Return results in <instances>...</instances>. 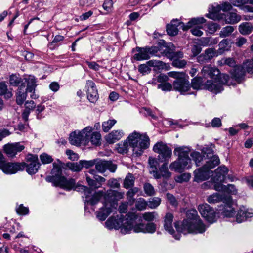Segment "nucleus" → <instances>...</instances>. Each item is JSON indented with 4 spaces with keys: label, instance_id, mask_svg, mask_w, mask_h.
<instances>
[{
    "label": "nucleus",
    "instance_id": "obj_1",
    "mask_svg": "<svg viewBox=\"0 0 253 253\" xmlns=\"http://www.w3.org/2000/svg\"><path fill=\"white\" fill-rule=\"evenodd\" d=\"M187 219H184L181 227L179 226V222L175 223V227L178 232L184 234L187 233L198 234L203 233L206 230V226L202 222L197 214L196 210H189L186 213Z\"/></svg>",
    "mask_w": 253,
    "mask_h": 253
},
{
    "label": "nucleus",
    "instance_id": "obj_2",
    "mask_svg": "<svg viewBox=\"0 0 253 253\" xmlns=\"http://www.w3.org/2000/svg\"><path fill=\"white\" fill-rule=\"evenodd\" d=\"M52 176H48L46 180L52 182L56 186H60L63 188L71 190L74 188L77 191L84 193V191H88L87 187L79 185L75 186V180L74 179H67L62 175V169L60 167L53 164V168L51 171Z\"/></svg>",
    "mask_w": 253,
    "mask_h": 253
},
{
    "label": "nucleus",
    "instance_id": "obj_3",
    "mask_svg": "<svg viewBox=\"0 0 253 253\" xmlns=\"http://www.w3.org/2000/svg\"><path fill=\"white\" fill-rule=\"evenodd\" d=\"M190 150L188 147L181 146L176 147L174 150V154L178 156L175 161L169 165L171 170L181 173L185 169L191 168V160L189 157Z\"/></svg>",
    "mask_w": 253,
    "mask_h": 253
},
{
    "label": "nucleus",
    "instance_id": "obj_4",
    "mask_svg": "<svg viewBox=\"0 0 253 253\" xmlns=\"http://www.w3.org/2000/svg\"><path fill=\"white\" fill-rule=\"evenodd\" d=\"M135 213H129L126 215V218H123L122 215L117 217L111 216L105 222L106 227L109 229H120L122 233L125 234L129 233L131 231L132 226L129 220L132 221L135 218Z\"/></svg>",
    "mask_w": 253,
    "mask_h": 253
},
{
    "label": "nucleus",
    "instance_id": "obj_5",
    "mask_svg": "<svg viewBox=\"0 0 253 253\" xmlns=\"http://www.w3.org/2000/svg\"><path fill=\"white\" fill-rule=\"evenodd\" d=\"M133 153L136 156H141L144 150L150 146V138L146 133H140L134 131L127 137Z\"/></svg>",
    "mask_w": 253,
    "mask_h": 253
},
{
    "label": "nucleus",
    "instance_id": "obj_6",
    "mask_svg": "<svg viewBox=\"0 0 253 253\" xmlns=\"http://www.w3.org/2000/svg\"><path fill=\"white\" fill-rule=\"evenodd\" d=\"M169 74L170 76L176 78L173 83V87L175 90L183 93L190 89L191 85L184 74L171 72Z\"/></svg>",
    "mask_w": 253,
    "mask_h": 253
},
{
    "label": "nucleus",
    "instance_id": "obj_7",
    "mask_svg": "<svg viewBox=\"0 0 253 253\" xmlns=\"http://www.w3.org/2000/svg\"><path fill=\"white\" fill-rule=\"evenodd\" d=\"M92 131L91 126H87L82 131H75L71 133L69 141L71 144L80 146L81 144H86L89 142V134Z\"/></svg>",
    "mask_w": 253,
    "mask_h": 253
},
{
    "label": "nucleus",
    "instance_id": "obj_8",
    "mask_svg": "<svg viewBox=\"0 0 253 253\" xmlns=\"http://www.w3.org/2000/svg\"><path fill=\"white\" fill-rule=\"evenodd\" d=\"M207 201L211 204H215L220 201L227 202L226 204L225 205L224 210L223 211L224 215L228 217H231L235 214V211L234 208L232 206V203L231 201V198L229 196L226 199H224L223 195L219 193H216L209 196L207 198Z\"/></svg>",
    "mask_w": 253,
    "mask_h": 253
},
{
    "label": "nucleus",
    "instance_id": "obj_9",
    "mask_svg": "<svg viewBox=\"0 0 253 253\" xmlns=\"http://www.w3.org/2000/svg\"><path fill=\"white\" fill-rule=\"evenodd\" d=\"M218 79L219 84L217 82L212 80H208L205 84V88L211 91H213L215 93L220 92L222 90V87L221 84H227L228 85L230 77L226 74H219L216 79Z\"/></svg>",
    "mask_w": 253,
    "mask_h": 253
},
{
    "label": "nucleus",
    "instance_id": "obj_10",
    "mask_svg": "<svg viewBox=\"0 0 253 253\" xmlns=\"http://www.w3.org/2000/svg\"><path fill=\"white\" fill-rule=\"evenodd\" d=\"M231 5L228 2H224L221 5L216 4L215 6L211 5L209 8V13L206 14V17L214 20L223 19L224 14L220 13L222 10L223 11H227L231 9Z\"/></svg>",
    "mask_w": 253,
    "mask_h": 253
},
{
    "label": "nucleus",
    "instance_id": "obj_11",
    "mask_svg": "<svg viewBox=\"0 0 253 253\" xmlns=\"http://www.w3.org/2000/svg\"><path fill=\"white\" fill-rule=\"evenodd\" d=\"M135 218L132 220V222H130V220H129V222L131 223L130 225L132 226L131 230H133V231L135 233H153L156 231V225L154 223H148L147 224H144L143 223L140 222L137 223L136 220L138 219V216L135 214Z\"/></svg>",
    "mask_w": 253,
    "mask_h": 253
},
{
    "label": "nucleus",
    "instance_id": "obj_12",
    "mask_svg": "<svg viewBox=\"0 0 253 253\" xmlns=\"http://www.w3.org/2000/svg\"><path fill=\"white\" fill-rule=\"evenodd\" d=\"M133 51L136 52L133 56V58L137 61H141L149 59L151 55H154L158 51L156 47H136Z\"/></svg>",
    "mask_w": 253,
    "mask_h": 253
},
{
    "label": "nucleus",
    "instance_id": "obj_13",
    "mask_svg": "<svg viewBox=\"0 0 253 253\" xmlns=\"http://www.w3.org/2000/svg\"><path fill=\"white\" fill-rule=\"evenodd\" d=\"M153 150L159 154L158 158L162 162L168 161L172 155L171 149L162 142L156 143L153 146Z\"/></svg>",
    "mask_w": 253,
    "mask_h": 253
},
{
    "label": "nucleus",
    "instance_id": "obj_14",
    "mask_svg": "<svg viewBox=\"0 0 253 253\" xmlns=\"http://www.w3.org/2000/svg\"><path fill=\"white\" fill-rule=\"evenodd\" d=\"M117 209V204L115 202L108 203L105 201L103 206L97 212V217L100 221H104L108 215L115 211Z\"/></svg>",
    "mask_w": 253,
    "mask_h": 253
},
{
    "label": "nucleus",
    "instance_id": "obj_15",
    "mask_svg": "<svg viewBox=\"0 0 253 253\" xmlns=\"http://www.w3.org/2000/svg\"><path fill=\"white\" fill-rule=\"evenodd\" d=\"M198 210L201 215L210 223H212L216 221L214 210L207 204L200 205L198 206Z\"/></svg>",
    "mask_w": 253,
    "mask_h": 253
},
{
    "label": "nucleus",
    "instance_id": "obj_16",
    "mask_svg": "<svg viewBox=\"0 0 253 253\" xmlns=\"http://www.w3.org/2000/svg\"><path fill=\"white\" fill-rule=\"evenodd\" d=\"M25 168L26 171L30 174L36 173L40 167L38 156L36 155L28 154L26 157Z\"/></svg>",
    "mask_w": 253,
    "mask_h": 253
},
{
    "label": "nucleus",
    "instance_id": "obj_17",
    "mask_svg": "<svg viewBox=\"0 0 253 253\" xmlns=\"http://www.w3.org/2000/svg\"><path fill=\"white\" fill-rule=\"evenodd\" d=\"M26 164L23 163H5L1 168L2 171L6 174H15L19 171H22L25 168Z\"/></svg>",
    "mask_w": 253,
    "mask_h": 253
},
{
    "label": "nucleus",
    "instance_id": "obj_18",
    "mask_svg": "<svg viewBox=\"0 0 253 253\" xmlns=\"http://www.w3.org/2000/svg\"><path fill=\"white\" fill-rule=\"evenodd\" d=\"M173 219V214L170 212L167 213L164 217V227L170 234L172 235L175 239L179 240L180 238V234H174L175 232L172 227Z\"/></svg>",
    "mask_w": 253,
    "mask_h": 253
},
{
    "label": "nucleus",
    "instance_id": "obj_19",
    "mask_svg": "<svg viewBox=\"0 0 253 253\" xmlns=\"http://www.w3.org/2000/svg\"><path fill=\"white\" fill-rule=\"evenodd\" d=\"M95 166L97 171L101 173H104L107 169L114 172L116 169V166L109 161L101 160L96 161Z\"/></svg>",
    "mask_w": 253,
    "mask_h": 253
},
{
    "label": "nucleus",
    "instance_id": "obj_20",
    "mask_svg": "<svg viewBox=\"0 0 253 253\" xmlns=\"http://www.w3.org/2000/svg\"><path fill=\"white\" fill-rule=\"evenodd\" d=\"M85 87L87 88V98L91 103H95L98 98V92L95 83L91 81H86Z\"/></svg>",
    "mask_w": 253,
    "mask_h": 253
},
{
    "label": "nucleus",
    "instance_id": "obj_21",
    "mask_svg": "<svg viewBox=\"0 0 253 253\" xmlns=\"http://www.w3.org/2000/svg\"><path fill=\"white\" fill-rule=\"evenodd\" d=\"M24 146L19 142L8 144L4 146V150L9 157H14L18 152L22 151Z\"/></svg>",
    "mask_w": 253,
    "mask_h": 253
},
{
    "label": "nucleus",
    "instance_id": "obj_22",
    "mask_svg": "<svg viewBox=\"0 0 253 253\" xmlns=\"http://www.w3.org/2000/svg\"><path fill=\"white\" fill-rule=\"evenodd\" d=\"M85 177L88 185L90 188L95 189L101 187L102 184L106 181L105 178L99 175L95 176L94 178H91L90 176L86 174Z\"/></svg>",
    "mask_w": 253,
    "mask_h": 253
},
{
    "label": "nucleus",
    "instance_id": "obj_23",
    "mask_svg": "<svg viewBox=\"0 0 253 253\" xmlns=\"http://www.w3.org/2000/svg\"><path fill=\"white\" fill-rule=\"evenodd\" d=\"M253 213L251 210L246 208L245 206H241L238 211L236 215V221L238 223H241L246 221L248 218L252 217Z\"/></svg>",
    "mask_w": 253,
    "mask_h": 253
},
{
    "label": "nucleus",
    "instance_id": "obj_24",
    "mask_svg": "<svg viewBox=\"0 0 253 253\" xmlns=\"http://www.w3.org/2000/svg\"><path fill=\"white\" fill-rule=\"evenodd\" d=\"M207 160L204 165L203 168L208 169L210 171V169H213L219 164V159L216 155H213L212 153H209L206 154Z\"/></svg>",
    "mask_w": 253,
    "mask_h": 253
},
{
    "label": "nucleus",
    "instance_id": "obj_25",
    "mask_svg": "<svg viewBox=\"0 0 253 253\" xmlns=\"http://www.w3.org/2000/svg\"><path fill=\"white\" fill-rule=\"evenodd\" d=\"M201 73L204 78H210L216 80L220 74L219 70L210 66H205L203 68Z\"/></svg>",
    "mask_w": 253,
    "mask_h": 253
},
{
    "label": "nucleus",
    "instance_id": "obj_26",
    "mask_svg": "<svg viewBox=\"0 0 253 253\" xmlns=\"http://www.w3.org/2000/svg\"><path fill=\"white\" fill-rule=\"evenodd\" d=\"M194 174V181L199 182L207 180L210 177L211 172L202 167L195 170Z\"/></svg>",
    "mask_w": 253,
    "mask_h": 253
},
{
    "label": "nucleus",
    "instance_id": "obj_27",
    "mask_svg": "<svg viewBox=\"0 0 253 253\" xmlns=\"http://www.w3.org/2000/svg\"><path fill=\"white\" fill-rule=\"evenodd\" d=\"M246 71L242 66H237L231 70V77L238 83H240L245 76Z\"/></svg>",
    "mask_w": 253,
    "mask_h": 253
},
{
    "label": "nucleus",
    "instance_id": "obj_28",
    "mask_svg": "<svg viewBox=\"0 0 253 253\" xmlns=\"http://www.w3.org/2000/svg\"><path fill=\"white\" fill-rule=\"evenodd\" d=\"M217 55L215 49L210 48L206 49L204 53H202L197 57L198 62L203 63L211 60L213 57Z\"/></svg>",
    "mask_w": 253,
    "mask_h": 253
},
{
    "label": "nucleus",
    "instance_id": "obj_29",
    "mask_svg": "<svg viewBox=\"0 0 253 253\" xmlns=\"http://www.w3.org/2000/svg\"><path fill=\"white\" fill-rule=\"evenodd\" d=\"M124 193L115 190H110L107 191L105 196V201L108 203L115 202L117 205V201L123 197Z\"/></svg>",
    "mask_w": 253,
    "mask_h": 253
},
{
    "label": "nucleus",
    "instance_id": "obj_30",
    "mask_svg": "<svg viewBox=\"0 0 253 253\" xmlns=\"http://www.w3.org/2000/svg\"><path fill=\"white\" fill-rule=\"evenodd\" d=\"M228 171V169L225 166H220L215 170V175L212 179L214 182H223L225 175Z\"/></svg>",
    "mask_w": 253,
    "mask_h": 253
},
{
    "label": "nucleus",
    "instance_id": "obj_31",
    "mask_svg": "<svg viewBox=\"0 0 253 253\" xmlns=\"http://www.w3.org/2000/svg\"><path fill=\"white\" fill-rule=\"evenodd\" d=\"M124 135V132L122 130H115L108 134L105 139L109 144H112L119 140Z\"/></svg>",
    "mask_w": 253,
    "mask_h": 253
},
{
    "label": "nucleus",
    "instance_id": "obj_32",
    "mask_svg": "<svg viewBox=\"0 0 253 253\" xmlns=\"http://www.w3.org/2000/svg\"><path fill=\"white\" fill-rule=\"evenodd\" d=\"M148 162L150 166V172L153 174V176L156 179L161 178V175H159V172L157 169L159 166V163L156 159L150 157L149 158Z\"/></svg>",
    "mask_w": 253,
    "mask_h": 253
},
{
    "label": "nucleus",
    "instance_id": "obj_33",
    "mask_svg": "<svg viewBox=\"0 0 253 253\" xmlns=\"http://www.w3.org/2000/svg\"><path fill=\"white\" fill-rule=\"evenodd\" d=\"M206 20L203 17H197L192 18L185 25L184 23H182V27L183 30H187L190 28L193 27H201L200 24L205 23Z\"/></svg>",
    "mask_w": 253,
    "mask_h": 253
},
{
    "label": "nucleus",
    "instance_id": "obj_34",
    "mask_svg": "<svg viewBox=\"0 0 253 253\" xmlns=\"http://www.w3.org/2000/svg\"><path fill=\"white\" fill-rule=\"evenodd\" d=\"M24 83H22L17 90L16 101L18 105H22L26 99L27 92L24 90Z\"/></svg>",
    "mask_w": 253,
    "mask_h": 253
},
{
    "label": "nucleus",
    "instance_id": "obj_35",
    "mask_svg": "<svg viewBox=\"0 0 253 253\" xmlns=\"http://www.w3.org/2000/svg\"><path fill=\"white\" fill-rule=\"evenodd\" d=\"M25 82L27 84L26 92H31L35 90L37 85L36 84V79L35 77L32 75H29L24 78Z\"/></svg>",
    "mask_w": 253,
    "mask_h": 253
},
{
    "label": "nucleus",
    "instance_id": "obj_36",
    "mask_svg": "<svg viewBox=\"0 0 253 253\" xmlns=\"http://www.w3.org/2000/svg\"><path fill=\"white\" fill-rule=\"evenodd\" d=\"M223 19H225L227 23L234 24L238 22L241 20V17L236 13L230 12L226 15L224 14Z\"/></svg>",
    "mask_w": 253,
    "mask_h": 253
},
{
    "label": "nucleus",
    "instance_id": "obj_37",
    "mask_svg": "<svg viewBox=\"0 0 253 253\" xmlns=\"http://www.w3.org/2000/svg\"><path fill=\"white\" fill-rule=\"evenodd\" d=\"M253 30V27L251 23L244 22L239 26V31L242 35H248Z\"/></svg>",
    "mask_w": 253,
    "mask_h": 253
},
{
    "label": "nucleus",
    "instance_id": "obj_38",
    "mask_svg": "<svg viewBox=\"0 0 253 253\" xmlns=\"http://www.w3.org/2000/svg\"><path fill=\"white\" fill-rule=\"evenodd\" d=\"M101 135L98 132H91L89 134V141H90L91 144L98 146L101 144Z\"/></svg>",
    "mask_w": 253,
    "mask_h": 253
},
{
    "label": "nucleus",
    "instance_id": "obj_39",
    "mask_svg": "<svg viewBox=\"0 0 253 253\" xmlns=\"http://www.w3.org/2000/svg\"><path fill=\"white\" fill-rule=\"evenodd\" d=\"M128 141L127 139L123 142H121L117 145L116 150L120 153H126L128 151Z\"/></svg>",
    "mask_w": 253,
    "mask_h": 253
},
{
    "label": "nucleus",
    "instance_id": "obj_40",
    "mask_svg": "<svg viewBox=\"0 0 253 253\" xmlns=\"http://www.w3.org/2000/svg\"><path fill=\"white\" fill-rule=\"evenodd\" d=\"M117 123L115 119H109L104 121L102 124V130L105 132H108Z\"/></svg>",
    "mask_w": 253,
    "mask_h": 253
},
{
    "label": "nucleus",
    "instance_id": "obj_41",
    "mask_svg": "<svg viewBox=\"0 0 253 253\" xmlns=\"http://www.w3.org/2000/svg\"><path fill=\"white\" fill-rule=\"evenodd\" d=\"M103 196V192H98L94 194V195L89 199H85L84 202L85 203H87L88 204L91 205H94L96 204L100 199Z\"/></svg>",
    "mask_w": 253,
    "mask_h": 253
},
{
    "label": "nucleus",
    "instance_id": "obj_42",
    "mask_svg": "<svg viewBox=\"0 0 253 253\" xmlns=\"http://www.w3.org/2000/svg\"><path fill=\"white\" fill-rule=\"evenodd\" d=\"M165 163L161 166L160 168L159 171V175H161V178L162 177L165 178H169L171 175V173L169 171L168 168V161H164Z\"/></svg>",
    "mask_w": 253,
    "mask_h": 253
},
{
    "label": "nucleus",
    "instance_id": "obj_43",
    "mask_svg": "<svg viewBox=\"0 0 253 253\" xmlns=\"http://www.w3.org/2000/svg\"><path fill=\"white\" fill-rule=\"evenodd\" d=\"M134 182V177L131 174H128L126 177L124 181V187L128 189L133 186Z\"/></svg>",
    "mask_w": 253,
    "mask_h": 253
},
{
    "label": "nucleus",
    "instance_id": "obj_44",
    "mask_svg": "<svg viewBox=\"0 0 253 253\" xmlns=\"http://www.w3.org/2000/svg\"><path fill=\"white\" fill-rule=\"evenodd\" d=\"M234 28L231 26H227L222 29L220 32V36L225 38L230 36L234 30Z\"/></svg>",
    "mask_w": 253,
    "mask_h": 253
},
{
    "label": "nucleus",
    "instance_id": "obj_45",
    "mask_svg": "<svg viewBox=\"0 0 253 253\" xmlns=\"http://www.w3.org/2000/svg\"><path fill=\"white\" fill-rule=\"evenodd\" d=\"M67 167L73 171L78 172L82 169L81 161L76 163H68Z\"/></svg>",
    "mask_w": 253,
    "mask_h": 253
},
{
    "label": "nucleus",
    "instance_id": "obj_46",
    "mask_svg": "<svg viewBox=\"0 0 253 253\" xmlns=\"http://www.w3.org/2000/svg\"><path fill=\"white\" fill-rule=\"evenodd\" d=\"M166 55L171 59H179L183 57V53L181 51L174 52L173 51H168L166 52Z\"/></svg>",
    "mask_w": 253,
    "mask_h": 253
},
{
    "label": "nucleus",
    "instance_id": "obj_47",
    "mask_svg": "<svg viewBox=\"0 0 253 253\" xmlns=\"http://www.w3.org/2000/svg\"><path fill=\"white\" fill-rule=\"evenodd\" d=\"M190 156L197 166H199L200 162L203 160V158L205 157L204 155L203 157L199 152L196 151L192 152Z\"/></svg>",
    "mask_w": 253,
    "mask_h": 253
},
{
    "label": "nucleus",
    "instance_id": "obj_48",
    "mask_svg": "<svg viewBox=\"0 0 253 253\" xmlns=\"http://www.w3.org/2000/svg\"><path fill=\"white\" fill-rule=\"evenodd\" d=\"M22 82V79L16 75L12 74L9 77V83L10 85L17 86Z\"/></svg>",
    "mask_w": 253,
    "mask_h": 253
},
{
    "label": "nucleus",
    "instance_id": "obj_49",
    "mask_svg": "<svg viewBox=\"0 0 253 253\" xmlns=\"http://www.w3.org/2000/svg\"><path fill=\"white\" fill-rule=\"evenodd\" d=\"M161 200L159 197L151 198L148 202V206L151 209L156 208L160 204Z\"/></svg>",
    "mask_w": 253,
    "mask_h": 253
},
{
    "label": "nucleus",
    "instance_id": "obj_50",
    "mask_svg": "<svg viewBox=\"0 0 253 253\" xmlns=\"http://www.w3.org/2000/svg\"><path fill=\"white\" fill-rule=\"evenodd\" d=\"M148 206V203L143 198H139L135 204L136 208L139 211L145 210Z\"/></svg>",
    "mask_w": 253,
    "mask_h": 253
},
{
    "label": "nucleus",
    "instance_id": "obj_51",
    "mask_svg": "<svg viewBox=\"0 0 253 253\" xmlns=\"http://www.w3.org/2000/svg\"><path fill=\"white\" fill-rule=\"evenodd\" d=\"M203 82L202 78L196 77L193 79L191 86L194 89H199L200 88Z\"/></svg>",
    "mask_w": 253,
    "mask_h": 253
},
{
    "label": "nucleus",
    "instance_id": "obj_52",
    "mask_svg": "<svg viewBox=\"0 0 253 253\" xmlns=\"http://www.w3.org/2000/svg\"><path fill=\"white\" fill-rule=\"evenodd\" d=\"M221 64L222 65H227L230 67L235 68L236 63L235 60L232 58H224L220 60Z\"/></svg>",
    "mask_w": 253,
    "mask_h": 253
},
{
    "label": "nucleus",
    "instance_id": "obj_53",
    "mask_svg": "<svg viewBox=\"0 0 253 253\" xmlns=\"http://www.w3.org/2000/svg\"><path fill=\"white\" fill-rule=\"evenodd\" d=\"M229 42L227 39L222 40L219 43V52L220 54L222 53L224 51L229 49L228 45Z\"/></svg>",
    "mask_w": 253,
    "mask_h": 253
},
{
    "label": "nucleus",
    "instance_id": "obj_54",
    "mask_svg": "<svg viewBox=\"0 0 253 253\" xmlns=\"http://www.w3.org/2000/svg\"><path fill=\"white\" fill-rule=\"evenodd\" d=\"M16 211L18 214L24 215L29 213V209L26 207H24L23 204H20L17 205Z\"/></svg>",
    "mask_w": 253,
    "mask_h": 253
},
{
    "label": "nucleus",
    "instance_id": "obj_55",
    "mask_svg": "<svg viewBox=\"0 0 253 253\" xmlns=\"http://www.w3.org/2000/svg\"><path fill=\"white\" fill-rule=\"evenodd\" d=\"M167 31L169 35L170 36H175L178 34V28L171 24H168L167 26Z\"/></svg>",
    "mask_w": 253,
    "mask_h": 253
},
{
    "label": "nucleus",
    "instance_id": "obj_56",
    "mask_svg": "<svg viewBox=\"0 0 253 253\" xmlns=\"http://www.w3.org/2000/svg\"><path fill=\"white\" fill-rule=\"evenodd\" d=\"M144 190L145 193L148 196H152L155 194L154 187L150 183H145L144 184Z\"/></svg>",
    "mask_w": 253,
    "mask_h": 253
},
{
    "label": "nucleus",
    "instance_id": "obj_57",
    "mask_svg": "<svg viewBox=\"0 0 253 253\" xmlns=\"http://www.w3.org/2000/svg\"><path fill=\"white\" fill-rule=\"evenodd\" d=\"M243 66L246 72L253 73V59L252 60L244 62Z\"/></svg>",
    "mask_w": 253,
    "mask_h": 253
},
{
    "label": "nucleus",
    "instance_id": "obj_58",
    "mask_svg": "<svg viewBox=\"0 0 253 253\" xmlns=\"http://www.w3.org/2000/svg\"><path fill=\"white\" fill-rule=\"evenodd\" d=\"M157 215L155 212H146L143 214V219L147 221H152L154 220L155 215Z\"/></svg>",
    "mask_w": 253,
    "mask_h": 253
},
{
    "label": "nucleus",
    "instance_id": "obj_59",
    "mask_svg": "<svg viewBox=\"0 0 253 253\" xmlns=\"http://www.w3.org/2000/svg\"><path fill=\"white\" fill-rule=\"evenodd\" d=\"M147 64L150 67H162L164 64V62L156 60H151L147 62Z\"/></svg>",
    "mask_w": 253,
    "mask_h": 253
},
{
    "label": "nucleus",
    "instance_id": "obj_60",
    "mask_svg": "<svg viewBox=\"0 0 253 253\" xmlns=\"http://www.w3.org/2000/svg\"><path fill=\"white\" fill-rule=\"evenodd\" d=\"M40 159L41 162L44 164H49L53 161V159L51 156L47 155L46 153H43L40 155Z\"/></svg>",
    "mask_w": 253,
    "mask_h": 253
},
{
    "label": "nucleus",
    "instance_id": "obj_61",
    "mask_svg": "<svg viewBox=\"0 0 253 253\" xmlns=\"http://www.w3.org/2000/svg\"><path fill=\"white\" fill-rule=\"evenodd\" d=\"M45 106L42 104H40L37 106L35 112L37 115V118L38 119H41L43 117L42 113L45 110Z\"/></svg>",
    "mask_w": 253,
    "mask_h": 253
},
{
    "label": "nucleus",
    "instance_id": "obj_62",
    "mask_svg": "<svg viewBox=\"0 0 253 253\" xmlns=\"http://www.w3.org/2000/svg\"><path fill=\"white\" fill-rule=\"evenodd\" d=\"M158 88L163 91H169L172 89V85L169 83H164L159 84Z\"/></svg>",
    "mask_w": 253,
    "mask_h": 253
},
{
    "label": "nucleus",
    "instance_id": "obj_63",
    "mask_svg": "<svg viewBox=\"0 0 253 253\" xmlns=\"http://www.w3.org/2000/svg\"><path fill=\"white\" fill-rule=\"evenodd\" d=\"M113 4L112 0H105L103 4V7L105 10L110 12L112 11Z\"/></svg>",
    "mask_w": 253,
    "mask_h": 253
},
{
    "label": "nucleus",
    "instance_id": "obj_64",
    "mask_svg": "<svg viewBox=\"0 0 253 253\" xmlns=\"http://www.w3.org/2000/svg\"><path fill=\"white\" fill-rule=\"evenodd\" d=\"M186 64L185 60L174 59L172 62V65L178 68H183Z\"/></svg>",
    "mask_w": 253,
    "mask_h": 253
}]
</instances>
